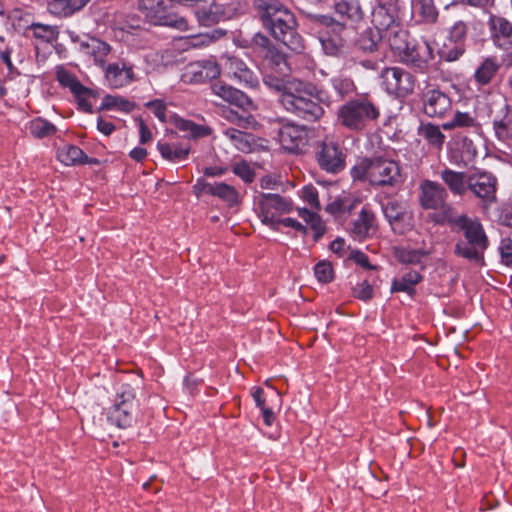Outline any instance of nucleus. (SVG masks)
I'll return each mask as SVG.
<instances>
[{
    "mask_svg": "<svg viewBox=\"0 0 512 512\" xmlns=\"http://www.w3.org/2000/svg\"><path fill=\"white\" fill-rule=\"evenodd\" d=\"M138 10L154 25L167 26L180 31L189 28L185 17L169 13L166 0H135Z\"/></svg>",
    "mask_w": 512,
    "mask_h": 512,
    "instance_id": "6e6552de",
    "label": "nucleus"
},
{
    "mask_svg": "<svg viewBox=\"0 0 512 512\" xmlns=\"http://www.w3.org/2000/svg\"><path fill=\"white\" fill-rule=\"evenodd\" d=\"M443 224H449L453 230L461 231L464 240H458L454 253L470 262L478 265L484 264V252L489 245L482 224L467 215H456L453 207H447L446 211L437 220Z\"/></svg>",
    "mask_w": 512,
    "mask_h": 512,
    "instance_id": "f03ea898",
    "label": "nucleus"
},
{
    "mask_svg": "<svg viewBox=\"0 0 512 512\" xmlns=\"http://www.w3.org/2000/svg\"><path fill=\"white\" fill-rule=\"evenodd\" d=\"M209 195L219 198L226 202L229 206H233L239 202V192L232 185L224 182H214L208 186Z\"/></svg>",
    "mask_w": 512,
    "mask_h": 512,
    "instance_id": "a19ab883",
    "label": "nucleus"
},
{
    "mask_svg": "<svg viewBox=\"0 0 512 512\" xmlns=\"http://www.w3.org/2000/svg\"><path fill=\"white\" fill-rule=\"evenodd\" d=\"M412 14L426 24L436 23L439 12L434 0H411Z\"/></svg>",
    "mask_w": 512,
    "mask_h": 512,
    "instance_id": "72a5a7b5",
    "label": "nucleus"
},
{
    "mask_svg": "<svg viewBox=\"0 0 512 512\" xmlns=\"http://www.w3.org/2000/svg\"><path fill=\"white\" fill-rule=\"evenodd\" d=\"M384 35V41L390 46L396 57L408 49V46L412 43L409 41L408 32L401 27V24L386 32Z\"/></svg>",
    "mask_w": 512,
    "mask_h": 512,
    "instance_id": "c9c22d12",
    "label": "nucleus"
},
{
    "mask_svg": "<svg viewBox=\"0 0 512 512\" xmlns=\"http://www.w3.org/2000/svg\"><path fill=\"white\" fill-rule=\"evenodd\" d=\"M263 27L277 41L293 52L304 50V39L297 30L294 14L278 0H255Z\"/></svg>",
    "mask_w": 512,
    "mask_h": 512,
    "instance_id": "f257e3e1",
    "label": "nucleus"
},
{
    "mask_svg": "<svg viewBox=\"0 0 512 512\" xmlns=\"http://www.w3.org/2000/svg\"><path fill=\"white\" fill-rule=\"evenodd\" d=\"M349 259L353 260L355 263H357L358 265H360L361 267H363L365 269H374V266H372L369 263V259H368L367 255L359 250L351 251V253L349 255Z\"/></svg>",
    "mask_w": 512,
    "mask_h": 512,
    "instance_id": "69168bd1",
    "label": "nucleus"
},
{
    "mask_svg": "<svg viewBox=\"0 0 512 512\" xmlns=\"http://www.w3.org/2000/svg\"><path fill=\"white\" fill-rule=\"evenodd\" d=\"M56 156L66 166L96 163V160L89 158L81 148L71 144H64L58 147Z\"/></svg>",
    "mask_w": 512,
    "mask_h": 512,
    "instance_id": "a878e982",
    "label": "nucleus"
},
{
    "mask_svg": "<svg viewBox=\"0 0 512 512\" xmlns=\"http://www.w3.org/2000/svg\"><path fill=\"white\" fill-rule=\"evenodd\" d=\"M419 135L423 137L430 146L437 150L442 149L446 139L440 127L431 123L423 124L419 128Z\"/></svg>",
    "mask_w": 512,
    "mask_h": 512,
    "instance_id": "37998d69",
    "label": "nucleus"
},
{
    "mask_svg": "<svg viewBox=\"0 0 512 512\" xmlns=\"http://www.w3.org/2000/svg\"><path fill=\"white\" fill-rule=\"evenodd\" d=\"M255 209L261 222L273 230H279L281 216L292 211V201L279 194L259 193L255 197Z\"/></svg>",
    "mask_w": 512,
    "mask_h": 512,
    "instance_id": "423d86ee",
    "label": "nucleus"
},
{
    "mask_svg": "<svg viewBox=\"0 0 512 512\" xmlns=\"http://www.w3.org/2000/svg\"><path fill=\"white\" fill-rule=\"evenodd\" d=\"M475 125L474 118L467 112H457L451 121L443 124V129L450 130L455 127H472Z\"/></svg>",
    "mask_w": 512,
    "mask_h": 512,
    "instance_id": "5fc2aeb1",
    "label": "nucleus"
},
{
    "mask_svg": "<svg viewBox=\"0 0 512 512\" xmlns=\"http://www.w3.org/2000/svg\"><path fill=\"white\" fill-rule=\"evenodd\" d=\"M419 202L424 209L438 210L431 217L436 224H441L437 220L446 211L447 207H452L446 203L447 191L438 182L424 180L419 186Z\"/></svg>",
    "mask_w": 512,
    "mask_h": 512,
    "instance_id": "9b49d317",
    "label": "nucleus"
},
{
    "mask_svg": "<svg viewBox=\"0 0 512 512\" xmlns=\"http://www.w3.org/2000/svg\"><path fill=\"white\" fill-rule=\"evenodd\" d=\"M334 9L343 20L351 23H359L365 16L359 0H341L335 4Z\"/></svg>",
    "mask_w": 512,
    "mask_h": 512,
    "instance_id": "473e14b6",
    "label": "nucleus"
},
{
    "mask_svg": "<svg viewBox=\"0 0 512 512\" xmlns=\"http://www.w3.org/2000/svg\"><path fill=\"white\" fill-rule=\"evenodd\" d=\"M80 50L83 55L93 59L95 64L103 66L111 48L109 44L98 38H90L80 44Z\"/></svg>",
    "mask_w": 512,
    "mask_h": 512,
    "instance_id": "c85d7f7f",
    "label": "nucleus"
},
{
    "mask_svg": "<svg viewBox=\"0 0 512 512\" xmlns=\"http://www.w3.org/2000/svg\"><path fill=\"white\" fill-rule=\"evenodd\" d=\"M298 81L299 79L290 78L289 75H281L272 71H265L263 75L264 84L281 94L287 93L289 85Z\"/></svg>",
    "mask_w": 512,
    "mask_h": 512,
    "instance_id": "79ce46f5",
    "label": "nucleus"
},
{
    "mask_svg": "<svg viewBox=\"0 0 512 512\" xmlns=\"http://www.w3.org/2000/svg\"><path fill=\"white\" fill-rule=\"evenodd\" d=\"M175 127L183 132L186 138L198 140L208 137L212 134L213 129L206 123H196L189 119L176 118Z\"/></svg>",
    "mask_w": 512,
    "mask_h": 512,
    "instance_id": "c756f323",
    "label": "nucleus"
},
{
    "mask_svg": "<svg viewBox=\"0 0 512 512\" xmlns=\"http://www.w3.org/2000/svg\"><path fill=\"white\" fill-rule=\"evenodd\" d=\"M376 231V217L373 211L364 206L354 220L351 234L355 239L363 240Z\"/></svg>",
    "mask_w": 512,
    "mask_h": 512,
    "instance_id": "393cba45",
    "label": "nucleus"
},
{
    "mask_svg": "<svg viewBox=\"0 0 512 512\" xmlns=\"http://www.w3.org/2000/svg\"><path fill=\"white\" fill-rule=\"evenodd\" d=\"M319 21L327 27V31L319 37L325 54L347 59L351 52V44L345 25L328 16H320Z\"/></svg>",
    "mask_w": 512,
    "mask_h": 512,
    "instance_id": "39448f33",
    "label": "nucleus"
},
{
    "mask_svg": "<svg viewBox=\"0 0 512 512\" xmlns=\"http://www.w3.org/2000/svg\"><path fill=\"white\" fill-rule=\"evenodd\" d=\"M499 252L501 255L502 262L506 266L512 267V239L503 238L499 245Z\"/></svg>",
    "mask_w": 512,
    "mask_h": 512,
    "instance_id": "680f3d73",
    "label": "nucleus"
},
{
    "mask_svg": "<svg viewBox=\"0 0 512 512\" xmlns=\"http://www.w3.org/2000/svg\"><path fill=\"white\" fill-rule=\"evenodd\" d=\"M301 196L305 202H307L311 207L319 210L320 202L318 198V191L312 185L304 186L301 191Z\"/></svg>",
    "mask_w": 512,
    "mask_h": 512,
    "instance_id": "052dcab7",
    "label": "nucleus"
},
{
    "mask_svg": "<svg viewBox=\"0 0 512 512\" xmlns=\"http://www.w3.org/2000/svg\"><path fill=\"white\" fill-rule=\"evenodd\" d=\"M472 24V21L457 20L449 27L446 40L438 51L441 59L452 62L464 54L469 28Z\"/></svg>",
    "mask_w": 512,
    "mask_h": 512,
    "instance_id": "9d476101",
    "label": "nucleus"
},
{
    "mask_svg": "<svg viewBox=\"0 0 512 512\" xmlns=\"http://www.w3.org/2000/svg\"><path fill=\"white\" fill-rule=\"evenodd\" d=\"M29 130L37 138H44L55 133V126L42 118H36L30 122Z\"/></svg>",
    "mask_w": 512,
    "mask_h": 512,
    "instance_id": "603ef678",
    "label": "nucleus"
},
{
    "mask_svg": "<svg viewBox=\"0 0 512 512\" xmlns=\"http://www.w3.org/2000/svg\"><path fill=\"white\" fill-rule=\"evenodd\" d=\"M371 158L363 159L358 165L351 169V176L354 180H367L370 183Z\"/></svg>",
    "mask_w": 512,
    "mask_h": 512,
    "instance_id": "4d7b16f0",
    "label": "nucleus"
},
{
    "mask_svg": "<svg viewBox=\"0 0 512 512\" xmlns=\"http://www.w3.org/2000/svg\"><path fill=\"white\" fill-rule=\"evenodd\" d=\"M493 130L497 139L512 145V105H505L502 116L494 119Z\"/></svg>",
    "mask_w": 512,
    "mask_h": 512,
    "instance_id": "2f4dec72",
    "label": "nucleus"
},
{
    "mask_svg": "<svg viewBox=\"0 0 512 512\" xmlns=\"http://www.w3.org/2000/svg\"><path fill=\"white\" fill-rule=\"evenodd\" d=\"M355 207V202L347 195H341L330 202L325 210L331 215L338 216L349 213Z\"/></svg>",
    "mask_w": 512,
    "mask_h": 512,
    "instance_id": "09e8293b",
    "label": "nucleus"
},
{
    "mask_svg": "<svg viewBox=\"0 0 512 512\" xmlns=\"http://www.w3.org/2000/svg\"><path fill=\"white\" fill-rule=\"evenodd\" d=\"M403 176L397 161L375 157L370 163V185L395 188L402 184Z\"/></svg>",
    "mask_w": 512,
    "mask_h": 512,
    "instance_id": "1a4fd4ad",
    "label": "nucleus"
},
{
    "mask_svg": "<svg viewBox=\"0 0 512 512\" xmlns=\"http://www.w3.org/2000/svg\"><path fill=\"white\" fill-rule=\"evenodd\" d=\"M212 88L216 95L240 108H247L252 105V101L242 91L232 86L216 83Z\"/></svg>",
    "mask_w": 512,
    "mask_h": 512,
    "instance_id": "7c9ffc66",
    "label": "nucleus"
},
{
    "mask_svg": "<svg viewBox=\"0 0 512 512\" xmlns=\"http://www.w3.org/2000/svg\"><path fill=\"white\" fill-rule=\"evenodd\" d=\"M279 102L287 112L305 121L314 122L324 114L321 103H329L330 99L325 91L318 89L313 83L299 80L289 85L287 93L280 94Z\"/></svg>",
    "mask_w": 512,
    "mask_h": 512,
    "instance_id": "7ed1b4c3",
    "label": "nucleus"
},
{
    "mask_svg": "<svg viewBox=\"0 0 512 512\" xmlns=\"http://www.w3.org/2000/svg\"><path fill=\"white\" fill-rule=\"evenodd\" d=\"M399 61L419 72H427L434 58L433 49L428 42L411 43L407 50L399 55Z\"/></svg>",
    "mask_w": 512,
    "mask_h": 512,
    "instance_id": "f3484780",
    "label": "nucleus"
},
{
    "mask_svg": "<svg viewBox=\"0 0 512 512\" xmlns=\"http://www.w3.org/2000/svg\"><path fill=\"white\" fill-rule=\"evenodd\" d=\"M382 211L390 225L400 221L404 216V207L397 200L392 199L382 205Z\"/></svg>",
    "mask_w": 512,
    "mask_h": 512,
    "instance_id": "3c124183",
    "label": "nucleus"
},
{
    "mask_svg": "<svg viewBox=\"0 0 512 512\" xmlns=\"http://www.w3.org/2000/svg\"><path fill=\"white\" fill-rule=\"evenodd\" d=\"M218 65L220 73L222 72L228 78L234 79L246 87L255 88L258 85L257 76L242 59L232 55H224Z\"/></svg>",
    "mask_w": 512,
    "mask_h": 512,
    "instance_id": "4468645a",
    "label": "nucleus"
},
{
    "mask_svg": "<svg viewBox=\"0 0 512 512\" xmlns=\"http://www.w3.org/2000/svg\"><path fill=\"white\" fill-rule=\"evenodd\" d=\"M252 43L257 47L266 49L267 53H269V50H274L270 39L262 33H256L252 38Z\"/></svg>",
    "mask_w": 512,
    "mask_h": 512,
    "instance_id": "338daca9",
    "label": "nucleus"
},
{
    "mask_svg": "<svg viewBox=\"0 0 512 512\" xmlns=\"http://www.w3.org/2000/svg\"><path fill=\"white\" fill-rule=\"evenodd\" d=\"M135 108L134 102L119 96V95H106L103 97L100 109L102 110H116L124 113H129Z\"/></svg>",
    "mask_w": 512,
    "mask_h": 512,
    "instance_id": "a18cd8bd",
    "label": "nucleus"
},
{
    "mask_svg": "<svg viewBox=\"0 0 512 512\" xmlns=\"http://www.w3.org/2000/svg\"><path fill=\"white\" fill-rule=\"evenodd\" d=\"M223 113L225 119L243 129L251 128L256 123L252 115L239 114L231 109L225 110Z\"/></svg>",
    "mask_w": 512,
    "mask_h": 512,
    "instance_id": "864d4df0",
    "label": "nucleus"
},
{
    "mask_svg": "<svg viewBox=\"0 0 512 512\" xmlns=\"http://www.w3.org/2000/svg\"><path fill=\"white\" fill-rule=\"evenodd\" d=\"M266 71H272L281 75H289L290 67L284 54L269 50L265 55Z\"/></svg>",
    "mask_w": 512,
    "mask_h": 512,
    "instance_id": "c03bdc74",
    "label": "nucleus"
},
{
    "mask_svg": "<svg viewBox=\"0 0 512 512\" xmlns=\"http://www.w3.org/2000/svg\"><path fill=\"white\" fill-rule=\"evenodd\" d=\"M105 79L111 88H122L134 80L133 68L124 62L112 63L106 67Z\"/></svg>",
    "mask_w": 512,
    "mask_h": 512,
    "instance_id": "4be33fe9",
    "label": "nucleus"
},
{
    "mask_svg": "<svg viewBox=\"0 0 512 512\" xmlns=\"http://www.w3.org/2000/svg\"><path fill=\"white\" fill-rule=\"evenodd\" d=\"M135 390L129 384H122L116 391L107 420L118 428L130 427L134 421Z\"/></svg>",
    "mask_w": 512,
    "mask_h": 512,
    "instance_id": "0eeeda50",
    "label": "nucleus"
},
{
    "mask_svg": "<svg viewBox=\"0 0 512 512\" xmlns=\"http://www.w3.org/2000/svg\"><path fill=\"white\" fill-rule=\"evenodd\" d=\"M278 141L283 149L296 153L305 144V134L299 126L287 124L279 129Z\"/></svg>",
    "mask_w": 512,
    "mask_h": 512,
    "instance_id": "b1692460",
    "label": "nucleus"
},
{
    "mask_svg": "<svg viewBox=\"0 0 512 512\" xmlns=\"http://www.w3.org/2000/svg\"><path fill=\"white\" fill-rule=\"evenodd\" d=\"M298 214L314 231L315 240H318L324 235L326 227L321 217L317 213L312 212L306 208H299Z\"/></svg>",
    "mask_w": 512,
    "mask_h": 512,
    "instance_id": "de8ad7c7",
    "label": "nucleus"
},
{
    "mask_svg": "<svg viewBox=\"0 0 512 512\" xmlns=\"http://www.w3.org/2000/svg\"><path fill=\"white\" fill-rule=\"evenodd\" d=\"M429 254L430 252L425 250H402L399 252L398 258L402 263L417 264Z\"/></svg>",
    "mask_w": 512,
    "mask_h": 512,
    "instance_id": "13d9d810",
    "label": "nucleus"
},
{
    "mask_svg": "<svg viewBox=\"0 0 512 512\" xmlns=\"http://www.w3.org/2000/svg\"><path fill=\"white\" fill-rule=\"evenodd\" d=\"M329 81L340 100L356 92V85L350 77L338 75L332 77Z\"/></svg>",
    "mask_w": 512,
    "mask_h": 512,
    "instance_id": "49530a36",
    "label": "nucleus"
},
{
    "mask_svg": "<svg viewBox=\"0 0 512 512\" xmlns=\"http://www.w3.org/2000/svg\"><path fill=\"white\" fill-rule=\"evenodd\" d=\"M421 281L422 275L417 271L410 270L392 281L391 292H405L413 295L415 293V286Z\"/></svg>",
    "mask_w": 512,
    "mask_h": 512,
    "instance_id": "58836bf2",
    "label": "nucleus"
},
{
    "mask_svg": "<svg viewBox=\"0 0 512 512\" xmlns=\"http://www.w3.org/2000/svg\"><path fill=\"white\" fill-rule=\"evenodd\" d=\"M220 75V67L213 60H202L188 63L181 73V81L185 84H201Z\"/></svg>",
    "mask_w": 512,
    "mask_h": 512,
    "instance_id": "2eb2a0df",
    "label": "nucleus"
},
{
    "mask_svg": "<svg viewBox=\"0 0 512 512\" xmlns=\"http://www.w3.org/2000/svg\"><path fill=\"white\" fill-rule=\"evenodd\" d=\"M381 85L384 90L396 97H406L415 87V79L411 73L400 67H387L380 73Z\"/></svg>",
    "mask_w": 512,
    "mask_h": 512,
    "instance_id": "f8f14e48",
    "label": "nucleus"
},
{
    "mask_svg": "<svg viewBox=\"0 0 512 512\" xmlns=\"http://www.w3.org/2000/svg\"><path fill=\"white\" fill-rule=\"evenodd\" d=\"M316 155L319 166L329 173H338L345 167L344 154L331 140L325 139L320 144Z\"/></svg>",
    "mask_w": 512,
    "mask_h": 512,
    "instance_id": "6ab92c4d",
    "label": "nucleus"
},
{
    "mask_svg": "<svg viewBox=\"0 0 512 512\" xmlns=\"http://www.w3.org/2000/svg\"><path fill=\"white\" fill-rule=\"evenodd\" d=\"M280 225H283L285 227H290V228H293L294 230H296L297 232L305 235L307 233V228L306 226H304L302 223H300L299 221H297L296 219H293V218H282L281 221H280Z\"/></svg>",
    "mask_w": 512,
    "mask_h": 512,
    "instance_id": "774afa93",
    "label": "nucleus"
},
{
    "mask_svg": "<svg viewBox=\"0 0 512 512\" xmlns=\"http://www.w3.org/2000/svg\"><path fill=\"white\" fill-rule=\"evenodd\" d=\"M377 5L372 12V23L374 29L385 34L396 26L400 25L399 5L395 1H376Z\"/></svg>",
    "mask_w": 512,
    "mask_h": 512,
    "instance_id": "a211bd4d",
    "label": "nucleus"
},
{
    "mask_svg": "<svg viewBox=\"0 0 512 512\" xmlns=\"http://www.w3.org/2000/svg\"><path fill=\"white\" fill-rule=\"evenodd\" d=\"M90 0H51L49 11L59 17H68L83 9Z\"/></svg>",
    "mask_w": 512,
    "mask_h": 512,
    "instance_id": "4c0bfd02",
    "label": "nucleus"
},
{
    "mask_svg": "<svg viewBox=\"0 0 512 512\" xmlns=\"http://www.w3.org/2000/svg\"><path fill=\"white\" fill-rule=\"evenodd\" d=\"M153 114L161 121H166V105L162 100L156 99L147 103Z\"/></svg>",
    "mask_w": 512,
    "mask_h": 512,
    "instance_id": "0e129e2a",
    "label": "nucleus"
},
{
    "mask_svg": "<svg viewBox=\"0 0 512 512\" xmlns=\"http://www.w3.org/2000/svg\"><path fill=\"white\" fill-rule=\"evenodd\" d=\"M501 68V63L495 56L484 58L476 68L473 78L477 85H489Z\"/></svg>",
    "mask_w": 512,
    "mask_h": 512,
    "instance_id": "cd10ccee",
    "label": "nucleus"
},
{
    "mask_svg": "<svg viewBox=\"0 0 512 512\" xmlns=\"http://www.w3.org/2000/svg\"><path fill=\"white\" fill-rule=\"evenodd\" d=\"M497 186L498 180L490 172L475 171L469 174L467 191L480 199L485 206L496 201Z\"/></svg>",
    "mask_w": 512,
    "mask_h": 512,
    "instance_id": "ddd939ff",
    "label": "nucleus"
},
{
    "mask_svg": "<svg viewBox=\"0 0 512 512\" xmlns=\"http://www.w3.org/2000/svg\"><path fill=\"white\" fill-rule=\"evenodd\" d=\"M233 172L243 179L245 182H252L254 179V172L246 162H239L233 166Z\"/></svg>",
    "mask_w": 512,
    "mask_h": 512,
    "instance_id": "e2e57ef3",
    "label": "nucleus"
},
{
    "mask_svg": "<svg viewBox=\"0 0 512 512\" xmlns=\"http://www.w3.org/2000/svg\"><path fill=\"white\" fill-rule=\"evenodd\" d=\"M352 293L355 298L367 302L372 299L374 290L372 285L364 280L353 287Z\"/></svg>",
    "mask_w": 512,
    "mask_h": 512,
    "instance_id": "bf43d9fd",
    "label": "nucleus"
},
{
    "mask_svg": "<svg viewBox=\"0 0 512 512\" xmlns=\"http://www.w3.org/2000/svg\"><path fill=\"white\" fill-rule=\"evenodd\" d=\"M208 6H201L195 10V16L201 26L210 27L220 21L229 19L231 13L224 5L208 0Z\"/></svg>",
    "mask_w": 512,
    "mask_h": 512,
    "instance_id": "412c9836",
    "label": "nucleus"
},
{
    "mask_svg": "<svg viewBox=\"0 0 512 512\" xmlns=\"http://www.w3.org/2000/svg\"><path fill=\"white\" fill-rule=\"evenodd\" d=\"M439 175L453 195L463 196L467 192L469 174L445 168Z\"/></svg>",
    "mask_w": 512,
    "mask_h": 512,
    "instance_id": "bb28decb",
    "label": "nucleus"
},
{
    "mask_svg": "<svg viewBox=\"0 0 512 512\" xmlns=\"http://www.w3.org/2000/svg\"><path fill=\"white\" fill-rule=\"evenodd\" d=\"M55 73L59 84L70 90L78 105L84 111H91L92 104L89 99L93 96L92 90L82 85L76 75L63 66H57Z\"/></svg>",
    "mask_w": 512,
    "mask_h": 512,
    "instance_id": "dca6fc26",
    "label": "nucleus"
},
{
    "mask_svg": "<svg viewBox=\"0 0 512 512\" xmlns=\"http://www.w3.org/2000/svg\"><path fill=\"white\" fill-rule=\"evenodd\" d=\"M26 35L38 40L40 43H52L58 38V30L56 26L32 23L26 30Z\"/></svg>",
    "mask_w": 512,
    "mask_h": 512,
    "instance_id": "ea45409f",
    "label": "nucleus"
},
{
    "mask_svg": "<svg viewBox=\"0 0 512 512\" xmlns=\"http://www.w3.org/2000/svg\"><path fill=\"white\" fill-rule=\"evenodd\" d=\"M316 279L321 283H329L333 280L334 272L331 263L320 261L314 267Z\"/></svg>",
    "mask_w": 512,
    "mask_h": 512,
    "instance_id": "6e6d98bb",
    "label": "nucleus"
},
{
    "mask_svg": "<svg viewBox=\"0 0 512 512\" xmlns=\"http://www.w3.org/2000/svg\"><path fill=\"white\" fill-rule=\"evenodd\" d=\"M378 116V108L366 97L346 102L337 113L339 123L350 130H361Z\"/></svg>",
    "mask_w": 512,
    "mask_h": 512,
    "instance_id": "20e7f679",
    "label": "nucleus"
},
{
    "mask_svg": "<svg viewBox=\"0 0 512 512\" xmlns=\"http://www.w3.org/2000/svg\"><path fill=\"white\" fill-rule=\"evenodd\" d=\"M450 98L439 90H430L423 97V111L429 117H443L451 110Z\"/></svg>",
    "mask_w": 512,
    "mask_h": 512,
    "instance_id": "aec40b11",
    "label": "nucleus"
},
{
    "mask_svg": "<svg viewBox=\"0 0 512 512\" xmlns=\"http://www.w3.org/2000/svg\"><path fill=\"white\" fill-rule=\"evenodd\" d=\"M491 38L500 48L508 49L512 46V23L499 16H492L489 20Z\"/></svg>",
    "mask_w": 512,
    "mask_h": 512,
    "instance_id": "5701e85b",
    "label": "nucleus"
},
{
    "mask_svg": "<svg viewBox=\"0 0 512 512\" xmlns=\"http://www.w3.org/2000/svg\"><path fill=\"white\" fill-rule=\"evenodd\" d=\"M157 149L165 160L173 163L186 160L190 154V147L179 143L158 142Z\"/></svg>",
    "mask_w": 512,
    "mask_h": 512,
    "instance_id": "e433bc0d",
    "label": "nucleus"
},
{
    "mask_svg": "<svg viewBox=\"0 0 512 512\" xmlns=\"http://www.w3.org/2000/svg\"><path fill=\"white\" fill-rule=\"evenodd\" d=\"M222 134L237 150L243 153L253 150L255 141L251 134L232 127L223 129Z\"/></svg>",
    "mask_w": 512,
    "mask_h": 512,
    "instance_id": "f704fd0d",
    "label": "nucleus"
},
{
    "mask_svg": "<svg viewBox=\"0 0 512 512\" xmlns=\"http://www.w3.org/2000/svg\"><path fill=\"white\" fill-rule=\"evenodd\" d=\"M384 41V35L375 30V29H367L363 32L359 39V46L363 51L373 52L377 50L378 44Z\"/></svg>",
    "mask_w": 512,
    "mask_h": 512,
    "instance_id": "8fccbe9b",
    "label": "nucleus"
}]
</instances>
